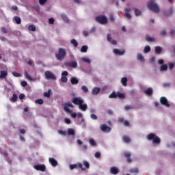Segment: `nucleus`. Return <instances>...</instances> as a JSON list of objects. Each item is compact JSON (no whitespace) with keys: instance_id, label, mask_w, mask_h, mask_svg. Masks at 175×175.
Listing matches in <instances>:
<instances>
[{"instance_id":"61","label":"nucleus","mask_w":175,"mask_h":175,"mask_svg":"<svg viewBox=\"0 0 175 175\" xmlns=\"http://www.w3.org/2000/svg\"><path fill=\"white\" fill-rule=\"evenodd\" d=\"M79 167H80V169H81V170H84V168L83 167V164L79 163L78 164Z\"/></svg>"},{"instance_id":"33","label":"nucleus","mask_w":175,"mask_h":175,"mask_svg":"<svg viewBox=\"0 0 175 175\" xmlns=\"http://www.w3.org/2000/svg\"><path fill=\"white\" fill-rule=\"evenodd\" d=\"M87 50H88V46H83L81 49V53H87Z\"/></svg>"},{"instance_id":"1","label":"nucleus","mask_w":175,"mask_h":175,"mask_svg":"<svg viewBox=\"0 0 175 175\" xmlns=\"http://www.w3.org/2000/svg\"><path fill=\"white\" fill-rule=\"evenodd\" d=\"M69 107H71L72 109H73L75 107V106H73L72 103H66L64 105V111L66 113H69L70 114H71V117L72 118H76V117H77V113H75V112H72V111H70V109H69Z\"/></svg>"},{"instance_id":"48","label":"nucleus","mask_w":175,"mask_h":175,"mask_svg":"<svg viewBox=\"0 0 175 175\" xmlns=\"http://www.w3.org/2000/svg\"><path fill=\"white\" fill-rule=\"evenodd\" d=\"M13 76H14L15 77H20V76H21L18 72H12Z\"/></svg>"},{"instance_id":"47","label":"nucleus","mask_w":175,"mask_h":175,"mask_svg":"<svg viewBox=\"0 0 175 175\" xmlns=\"http://www.w3.org/2000/svg\"><path fill=\"white\" fill-rule=\"evenodd\" d=\"M12 100H13L14 102H16V100H17V95L16 94H13Z\"/></svg>"},{"instance_id":"44","label":"nucleus","mask_w":175,"mask_h":175,"mask_svg":"<svg viewBox=\"0 0 175 175\" xmlns=\"http://www.w3.org/2000/svg\"><path fill=\"white\" fill-rule=\"evenodd\" d=\"M83 165L86 167V169H90V163L87 161H83Z\"/></svg>"},{"instance_id":"30","label":"nucleus","mask_w":175,"mask_h":175,"mask_svg":"<svg viewBox=\"0 0 175 175\" xmlns=\"http://www.w3.org/2000/svg\"><path fill=\"white\" fill-rule=\"evenodd\" d=\"M122 139L124 143H129L131 142V139L129 137L124 136Z\"/></svg>"},{"instance_id":"63","label":"nucleus","mask_w":175,"mask_h":175,"mask_svg":"<svg viewBox=\"0 0 175 175\" xmlns=\"http://www.w3.org/2000/svg\"><path fill=\"white\" fill-rule=\"evenodd\" d=\"M124 124L125 126H129V122L126 120L124 122Z\"/></svg>"},{"instance_id":"53","label":"nucleus","mask_w":175,"mask_h":175,"mask_svg":"<svg viewBox=\"0 0 175 175\" xmlns=\"http://www.w3.org/2000/svg\"><path fill=\"white\" fill-rule=\"evenodd\" d=\"M77 117L78 118H81V117H83V113H81V112H78V113H77Z\"/></svg>"},{"instance_id":"41","label":"nucleus","mask_w":175,"mask_h":175,"mask_svg":"<svg viewBox=\"0 0 175 175\" xmlns=\"http://www.w3.org/2000/svg\"><path fill=\"white\" fill-rule=\"evenodd\" d=\"M124 16L129 20H131L132 18V15H131V14H129V12L125 13Z\"/></svg>"},{"instance_id":"62","label":"nucleus","mask_w":175,"mask_h":175,"mask_svg":"<svg viewBox=\"0 0 175 175\" xmlns=\"http://www.w3.org/2000/svg\"><path fill=\"white\" fill-rule=\"evenodd\" d=\"M62 76L65 77L68 76V71H64L62 73Z\"/></svg>"},{"instance_id":"16","label":"nucleus","mask_w":175,"mask_h":175,"mask_svg":"<svg viewBox=\"0 0 175 175\" xmlns=\"http://www.w3.org/2000/svg\"><path fill=\"white\" fill-rule=\"evenodd\" d=\"M110 173L111 174H118V168L116 167H111L110 169Z\"/></svg>"},{"instance_id":"64","label":"nucleus","mask_w":175,"mask_h":175,"mask_svg":"<svg viewBox=\"0 0 175 175\" xmlns=\"http://www.w3.org/2000/svg\"><path fill=\"white\" fill-rule=\"evenodd\" d=\"M20 133L24 135V133H25V129H21Z\"/></svg>"},{"instance_id":"11","label":"nucleus","mask_w":175,"mask_h":175,"mask_svg":"<svg viewBox=\"0 0 175 175\" xmlns=\"http://www.w3.org/2000/svg\"><path fill=\"white\" fill-rule=\"evenodd\" d=\"M34 169H36V170H40L41 172H44L46 170V166L44 165H34Z\"/></svg>"},{"instance_id":"28","label":"nucleus","mask_w":175,"mask_h":175,"mask_svg":"<svg viewBox=\"0 0 175 175\" xmlns=\"http://www.w3.org/2000/svg\"><path fill=\"white\" fill-rule=\"evenodd\" d=\"M161 51H162V48H161V46H156L155 47L156 54H161Z\"/></svg>"},{"instance_id":"8","label":"nucleus","mask_w":175,"mask_h":175,"mask_svg":"<svg viewBox=\"0 0 175 175\" xmlns=\"http://www.w3.org/2000/svg\"><path fill=\"white\" fill-rule=\"evenodd\" d=\"M45 76L48 80H49V79H51L52 80H55L56 79L55 75H54V74H53V72L50 71L45 72Z\"/></svg>"},{"instance_id":"27","label":"nucleus","mask_w":175,"mask_h":175,"mask_svg":"<svg viewBox=\"0 0 175 175\" xmlns=\"http://www.w3.org/2000/svg\"><path fill=\"white\" fill-rule=\"evenodd\" d=\"M71 83L72 84H78L79 83V79H77V78L72 77L71 79Z\"/></svg>"},{"instance_id":"2","label":"nucleus","mask_w":175,"mask_h":175,"mask_svg":"<svg viewBox=\"0 0 175 175\" xmlns=\"http://www.w3.org/2000/svg\"><path fill=\"white\" fill-rule=\"evenodd\" d=\"M55 55L56 58L59 59V61H62V59L65 58V55H66V51L62 48H59Z\"/></svg>"},{"instance_id":"60","label":"nucleus","mask_w":175,"mask_h":175,"mask_svg":"<svg viewBox=\"0 0 175 175\" xmlns=\"http://www.w3.org/2000/svg\"><path fill=\"white\" fill-rule=\"evenodd\" d=\"M2 32H4V33H8V30L5 27H1Z\"/></svg>"},{"instance_id":"19","label":"nucleus","mask_w":175,"mask_h":175,"mask_svg":"<svg viewBox=\"0 0 175 175\" xmlns=\"http://www.w3.org/2000/svg\"><path fill=\"white\" fill-rule=\"evenodd\" d=\"M25 76L26 79H27V80H29L30 81H35V79L32 78L31 76L28 75V72H25Z\"/></svg>"},{"instance_id":"18","label":"nucleus","mask_w":175,"mask_h":175,"mask_svg":"<svg viewBox=\"0 0 175 175\" xmlns=\"http://www.w3.org/2000/svg\"><path fill=\"white\" fill-rule=\"evenodd\" d=\"M107 40H108V42H110L113 45L117 44V41H116L114 40H111V37L110 34L107 35Z\"/></svg>"},{"instance_id":"25","label":"nucleus","mask_w":175,"mask_h":175,"mask_svg":"<svg viewBox=\"0 0 175 175\" xmlns=\"http://www.w3.org/2000/svg\"><path fill=\"white\" fill-rule=\"evenodd\" d=\"M71 44H73L74 47H77L79 46V42L75 39L70 40Z\"/></svg>"},{"instance_id":"52","label":"nucleus","mask_w":175,"mask_h":175,"mask_svg":"<svg viewBox=\"0 0 175 175\" xmlns=\"http://www.w3.org/2000/svg\"><path fill=\"white\" fill-rule=\"evenodd\" d=\"M47 0H39L40 5H44Z\"/></svg>"},{"instance_id":"10","label":"nucleus","mask_w":175,"mask_h":175,"mask_svg":"<svg viewBox=\"0 0 175 175\" xmlns=\"http://www.w3.org/2000/svg\"><path fill=\"white\" fill-rule=\"evenodd\" d=\"M113 53L116 54V55H124L125 53V50H120L115 49H113Z\"/></svg>"},{"instance_id":"51","label":"nucleus","mask_w":175,"mask_h":175,"mask_svg":"<svg viewBox=\"0 0 175 175\" xmlns=\"http://www.w3.org/2000/svg\"><path fill=\"white\" fill-rule=\"evenodd\" d=\"M75 167H77V164L70 165V170H73V169H75Z\"/></svg>"},{"instance_id":"34","label":"nucleus","mask_w":175,"mask_h":175,"mask_svg":"<svg viewBox=\"0 0 175 175\" xmlns=\"http://www.w3.org/2000/svg\"><path fill=\"white\" fill-rule=\"evenodd\" d=\"M14 21H16V24H21V18L20 17L15 16Z\"/></svg>"},{"instance_id":"17","label":"nucleus","mask_w":175,"mask_h":175,"mask_svg":"<svg viewBox=\"0 0 175 175\" xmlns=\"http://www.w3.org/2000/svg\"><path fill=\"white\" fill-rule=\"evenodd\" d=\"M98 92H100V88H94L92 90V95H98Z\"/></svg>"},{"instance_id":"42","label":"nucleus","mask_w":175,"mask_h":175,"mask_svg":"<svg viewBox=\"0 0 175 175\" xmlns=\"http://www.w3.org/2000/svg\"><path fill=\"white\" fill-rule=\"evenodd\" d=\"M139 170L137 168H133L130 170V173H138Z\"/></svg>"},{"instance_id":"50","label":"nucleus","mask_w":175,"mask_h":175,"mask_svg":"<svg viewBox=\"0 0 175 175\" xmlns=\"http://www.w3.org/2000/svg\"><path fill=\"white\" fill-rule=\"evenodd\" d=\"M58 133H59V135H63L64 136H65V135H66V131H58Z\"/></svg>"},{"instance_id":"31","label":"nucleus","mask_w":175,"mask_h":175,"mask_svg":"<svg viewBox=\"0 0 175 175\" xmlns=\"http://www.w3.org/2000/svg\"><path fill=\"white\" fill-rule=\"evenodd\" d=\"M89 143L90 144H91V146H92L93 147H95V146H96V142H95V140H94L93 139H90L89 140Z\"/></svg>"},{"instance_id":"3","label":"nucleus","mask_w":175,"mask_h":175,"mask_svg":"<svg viewBox=\"0 0 175 175\" xmlns=\"http://www.w3.org/2000/svg\"><path fill=\"white\" fill-rule=\"evenodd\" d=\"M147 137L148 140L153 139V143H156L157 144H159V143H161V139L154 133L149 134Z\"/></svg>"},{"instance_id":"9","label":"nucleus","mask_w":175,"mask_h":175,"mask_svg":"<svg viewBox=\"0 0 175 175\" xmlns=\"http://www.w3.org/2000/svg\"><path fill=\"white\" fill-rule=\"evenodd\" d=\"M160 102L161 105H163L164 106H165V107H170V105L169 104V102L165 97H161L160 99Z\"/></svg>"},{"instance_id":"22","label":"nucleus","mask_w":175,"mask_h":175,"mask_svg":"<svg viewBox=\"0 0 175 175\" xmlns=\"http://www.w3.org/2000/svg\"><path fill=\"white\" fill-rule=\"evenodd\" d=\"M124 157L127 158V162H129V163H131V162H132V160L129 158L131 157V153L125 152Z\"/></svg>"},{"instance_id":"38","label":"nucleus","mask_w":175,"mask_h":175,"mask_svg":"<svg viewBox=\"0 0 175 175\" xmlns=\"http://www.w3.org/2000/svg\"><path fill=\"white\" fill-rule=\"evenodd\" d=\"M62 18L65 21V23H68L69 21V19H68V16L65 14H62Z\"/></svg>"},{"instance_id":"45","label":"nucleus","mask_w":175,"mask_h":175,"mask_svg":"<svg viewBox=\"0 0 175 175\" xmlns=\"http://www.w3.org/2000/svg\"><path fill=\"white\" fill-rule=\"evenodd\" d=\"M61 80L63 83H66L68 81V78L66 77L62 76Z\"/></svg>"},{"instance_id":"54","label":"nucleus","mask_w":175,"mask_h":175,"mask_svg":"<svg viewBox=\"0 0 175 175\" xmlns=\"http://www.w3.org/2000/svg\"><path fill=\"white\" fill-rule=\"evenodd\" d=\"M21 85H22V87H27V81H22L21 82Z\"/></svg>"},{"instance_id":"46","label":"nucleus","mask_w":175,"mask_h":175,"mask_svg":"<svg viewBox=\"0 0 175 175\" xmlns=\"http://www.w3.org/2000/svg\"><path fill=\"white\" fill-rule=\"evenodd\" d=\"M169 65V68L172 70V69H173V68H174V63H172V62H170L168 64Z\"/></svg>"},{"instance_id":"23","label":"nucleus","mask_w":175,"mask_h":175,"mask_svg":"<svg viewBox=\"0 0 175 175\" xmlns=\"http://www.w3.org/2000/svg\"><path fill=\"white\" fill-rule=\"evenodd\" d=\"M134 13L135 16L137 17L142 14V11L137 8H134Z\"/></svg>"},{"instance_id":"7","label":"nucleus","mask_w":175,"mask_h":175,"mask_svg":"<svg viewBox=\"0 0 175 175\" xmlns=\"http://www.w3.org/2000/svg\"><path fill=\"white\" fill-rule=\"evenodd\" d=\"M72 102L75 105H78L79 106L81 104L84 103V100H83L81 97H75L72 98Z\"/></svg>"},{"instance_id":"56","label":"nucleus","mask_w":175,"mask_h":175,"mask_svg":"<svg viewBox=\"0 0 175 175\" xmlns=\"http://www.w3.org/2000/svg\"><path fill=\"white\" fill-rule=\"evenodd\" d=\"M49 24H54V18H49Z\"/></svg>"},{"instance_id":"40","label":"nucleus","mask_w":175,"mask_h":175,"mask_svg":"<svg viewBox=\"0 0 175 175\" xmlns=\"http://www.w3.org/2000/svg\"><path fill=\"white\" fill-rule=\"evenodd\" d=\"M81 90L82 91H83V92H85V93L88 92V88H87V86L85 85L82 86Z\"/></svg>"},{"instance_id":"26","label":"nucleus","mask_w":175,"mask_h":175,"mask_svg":"<svg viewBox=\"0 0 175 175\" xmlns=\"http://www.w3.org/2000/svg\"><path fill=\"white\" fill-rule=\"evenodd\" d=\"M137 58L138 61H142V62H144V57H143V55L138 53Z\"/></svg>"},{"instance_id":"55","label":"nucleus","mask_w":175,"mask_h":175,"mask_svg":"<svg viewBox=\"0 0 175 175\" xmlns=\"http://www.w3.org/2000/svg\"><path fill=\"white\" fill-rule=\"evenodd\" d=\"M25 97V95L24 94H21L19 95V99H21V100L24 99Z\"/></svg>"},{"instance_id":"12","label":"nucleus","mask_w":175,"mask_h":175,"mask_svg":"<svg viewBox=\"0 0 175 175\" xmlns=\"http://www.w3.org/2000/svg\"><path fill=\"white\" fill-rule=\"evenodd\" d=\"M100 128L103 132H110L111 129L106 124H102Z\"/></svg>"},{"instance_id":"20","label":"nucleus","mask_w":175,"mask_h":175,"mask_svg":"<svg viewBox=\"0 0 175 175\" xmlns=\"http://www.w3.org/2000/svg\"><path fill=\"white\" fill-rule=\"evenodd\" d=\"M67 133L70 136H75V129H68L67 130Z\"/></svg>"},{"instance_id":"36","label":"nucleus","mask_w":175,"mask_h":175,"mask_svg":"<svg viewBox=\"0 0 175 175\" xmlns=\"http://www.w3.org/2000/svg\"><path fill=\"white\" fill-rule=\"evenodd\" d=\"M82 61H83V62H87V64H90L91 62V60L88 57H82Z\"/></svg>"},{"instance_id":"32","label":"nucleus","mask_w":175,"mask_h":175,"mask_svg":"<svg viewBox=\"0 0 175 175\" xmlns=\"http://www.w3.org/2000/svg\"><path fill=\"white\" fill-rule=\"evenodd\" d=\"M150 50H151V48L150 46H146L144 48V53L145 54L147 53H150Z\"/></svg>"},{"instance_id":"13","label":"nucleus","mask_w":175,"mask_h":175,"mask_svg":"<svg viewBox=\"0 0 175 175\" xmlns=\"http://www.w3.org/2000/svg\"><path fill=\"white\" fill-rule=\"evenodd\" d=\"M49 163L53 167H55L58 165V162L54 158H49Z\"/></svg>"},{"instance_id":"24","label":"nucleus","mask_w":175,"mask_h":175,"mask_svg":"<svg viewBox=\"0 0 175 175\" xmlns=\"http://www.w3.org/2000/svg\"><path fill=\"white\" fill-rule=\"evenodd\" d=\"M145 94H146V95H152V88H148L146 90H145Z\"/></svg>"},{"instance_id":"29","label":"nucleus","mask_w":175,"mask_h":175,"mask_svg":"<svg viewBox=\"0 0 175 175\" xmlns=\"http://www.w3.org/2000/svg\"><path fill=\"white\" fill-rule=\"evenodd\" d=\"M69 65L71 68H77V62H71L69 63Z\"/></svg>"},{"instance_id":"59","label":"nucleus","mask_w":175,"mask_h":175,"mask_svg":"<svg viewBox=\"0 0 175 175\" xmlns=\"http://www.w3.org/2000/svg\"><path fill=\"white\" fill-rule=\"evenodd\" d=\"M125 110H131L132 109V107L131 105H126L124 107Z\"/></svg>"},{"instance_id":"49","label":"nucleus","mask_w":175,"mask_h":175,"mask_svg":"<svg viewBox=\"0 0 175 175\" xmlns=\"http://www.w3.org/2000/svg\"><path fill=\"white\" fill-rule=\"evenodd\" d=\"M90 117H91L92 120H98V117L95 114H91Z\"/></svg>"},{"instance_id":"57","label":"nucleus","mask_w":175,"mask_h":175,"mask_svg":"<svg viewBox=\"0 0 175 175\" xmlns=\"http://www.w3.org/2000/svg\"><path fill=\"white\" fill-rule=\"evenodd\" d=\"M64 122H65L66 124H70V119H69V118H65V119H64Z\"/></svg>"},{"instance_id":"58","label":"nucleus","mask_w":175,"mask_h":175,"mask_svg":"<svg viewBox=\"0 0 175 175\" xmlns=\"http://www.w3.org/2000/svg\"><path fill=\"white\" fill-rule=\"evenodd\" d=\"M100 152H97L95 153V157L96 158H100Z\"/></svg>"},{"instance_id":"15","label":"nucleus","mask_w":175,"mask_h":175,"mask_svg":"<svg viewBox=\"0 0 175 175\" xmlns=\"http://www.w3.org/2000/svg\"><path fill=\"white\" fill-rule=\"evenodd\" d=\"M8 76V72L5 70L0 71V79H6Z\"/></svg>"},{"instance_id":"4","label":"nucleus","mask_w":175,"mask_h":175,"mask_svg":"<svg viewBox=\"0 0 175 175\" xmlns=\"http://www.w3.org/2000/svg\"><path fill=\"white\" fill-rule=\"evenodd\" d=\"M165 61L162 59L158 60V64L161 65L160 67V72H166L167 70V64H163Z\"/></svg>"},{"instance_id":"5","label":"nucleus","mask_w":175,"mask_h":175,"mask_svg":"<svg viewBox=\"0 0 175 175\" xmlns=\"http://www.w3.org/2000/svg\"><path fill=\"white\" fill-rule=\"evenodd\" d=\"M96 21L100 24H107V17L106 16H99L96 18Z\"/></svg>"},{"instance_id":"35","label":"nucleus","mask_w":175,"mask_h":175,"mask_svg":"<svg viewBox=\"0 0 175 175\" xmlns=\"http://www.w3.org/2000/svg\"><path fill=\"white\" fill-rule=\"evenodd\" d=\"M51 92V89H49L48 92L44 93V96H45L46 98H50Z\"/></svg>"},{"instance_id":"39","label":"nucleus","mask_w":175,"mask_h":175,"mask_svg":"<svg viewBox=\"0 0 175 175\" xmlns=\"http://www.w3.org/2000/svg\"><path fill=\"white\" fill-rule=\"evenodd\" d=\"M146 39L148 42H154V40H155V39H154V38H151L148 36H146Z\"/></svg>"},{"instance_id":"43","label":"nucleus","mask_w":175,"mask_h":175,"mask_svg":"<svg viewBox=\"0 0 175 175\" xmlns=\"http://www.w3.org/2000/svg\"><path fill=\"white\" fill-rule=\"evenodd\" d=\"M29 31H36V27L34 26V25H30L29 27Z\"/></svg>"},{"instance_id":"6","label":"nucleus","mask_w":175,"mask_h":175,"mask_svg":"<svg viewBox=\"0 0 175 175\" xmlns=\"http://www.w3.org/2000/svg\"><path fill=\"white\" fill-rule=\"evenodd\" d=\"M120 98V99H122L124 98H125V94H122V93H116V92H112L111 94H110L109 96V98Z\"/></svg>"},{"instance_id":"21","label":"nucleus","mask_w":175,"mask_h":175,"mask_svg":"<svg viewBox=\"0 0 175 175\" xmlns=\"http://www.w3.org/2000/svg\"><path fill=\"white\" fill-rule=\"evenodd\" d=\"M121 83L124 87H126V83H128V79H126V77L122 78Z\"/></svg>"},{"instance_id":"37","label":"nucleus","mask_w":175,"mask_h":175,"mask_svg":"<svg viewBox=\"0 0 175 175\" xmlns=\"http://www.w3.org/2000/svg\"><path fill=\"white\" fill-rule=\"evenodd\" d=\"M43 99H38L35 100V103L38 104V105H43Z\"/></svg>"},{"instance_id":"14","label":"nucleus","mask_w":175,"mask_h":175,"mask_svg":"<svg viewBox=\"0 0 175 175\" xmlns=\"http://www.w3.org/2000/svg\"><path fill=\"white\" fill-rule=\"evenodd\" d=\"M88 107V105H87V104L82 103L80 105H79V109H80V110H81L82 111H85Z\"/></svg>"}]
</instances>
